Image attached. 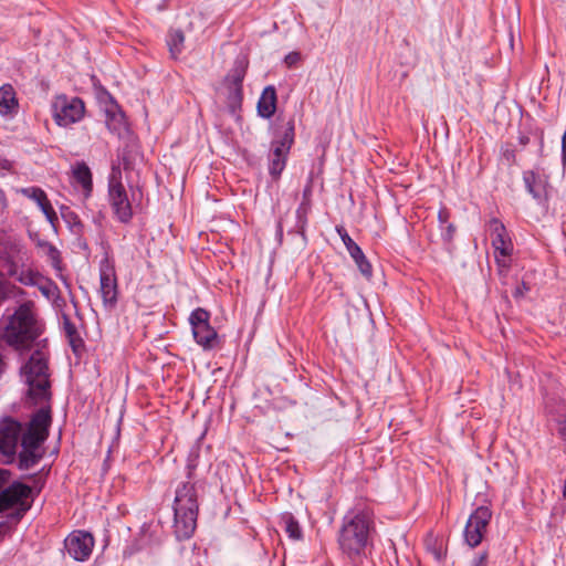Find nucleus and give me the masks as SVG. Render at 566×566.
<instances>
[{
  "mask_svg": "<svg viewBox=\"0 0 566 566\" xmlns=\"http://www.w3.org/2000/svg\"><path fill=\"white\" fill-rule=\"evenodd\" d=\"M374 532V509L366 500H356L342 518L337 534L339 549L349 558L359 557L370 543Z\"/></svg>",
  "mask_w": 566,
  "mask_h": 566,
  "instance_id": "f257e3e1",
  "label": "nucleus"
},
{
  "mask_svg": "<svg viewBox=\"0 0 566 566\" xmlns=\"http://www.w3.org/2000/svg\"><path fill=\"white\" fill-rule=\"evenodd\" d=\"M1 326V338L17 350L30 349L44 329L31 301L20 304L12 314L3 315Z\"/></svg>",
  "mask_w": 566,
  "mask_h": 566,
  "instance_id": "f03ea898",
  "label": "nucleus"
},
{
  "mask_svg": "<svg viewBox=\"0 0 566 566\" xmlns=\"http://www.w3.org/2000/svg\"><path fill=\"white\" fill-rule=\"evenodd\" d=\"M174 533L178 541L189 539L197 527L199 512L196 483L180 482L175 490L172 503Z\"/></svg>",
  "mask_w": 566,
  "mask_h": 566,
  "instance_id": "7ed1b4c3",
  "label": "nucleus"
},
{
  "mask_svg": "<svg viewBox=\"0 0 566 566\" xmlns=\"http://www.w3.org/2000/svg\"><path fill=\"white\" fill-rule=\"evenodd\" d=\"M29 387L28 394L35 403L51 399L49 373V353L44 348L34 350L21 368Z\"/></svg>",
  "mask_w": 566,
  "mask_h": 566,
  "instance_id": "20e7f679",
  "label": "nucleus"
},
{
  "mask_svg": "<svg viewBox=\"0 0 566 566\" xmlns=\"http://www.w3.org/2000/svg\"><path fill=\"white\" fill-rule=\"evenodd\" d=\"M294 140L295 123L291 117L282 127L274 130V137L271 140L268 169L273 180H279L285 169Z\"/></svg>",
  "mask_w": 566,
  "mask_h": 566,
  "instance_id": "39448f33",
  "label": "nucleus"
},
{
  "mask_svg": "<svg viewBox=\"0 0 566 566\" xmlns=\"http://www.w3.org/2000/svg\"><path fill=\"white\" fill-rule=\"evenodd\" d=\"M33 503L32 488L14 481L0 491V513L10 511L8 517L19 522Z\"/></svg>",
  "mask_w": 566,
  "mask_h": 566,
  "instance_id": "423d86ee",
  "label": "nucleus"
},
{
  "mask_svg": "<svg viewBox=\"0 0 566 566\" xmlns=\"http://www.w3.org/2000/svg\"><path fill=\"white\" fill-rule=\"evenodd\" d=\"M108 200L115 218L120 223H129L133 219V207L128 199L127 191L120 181V171L113 168L108 181Z\"/></svg>",
  "mask_w": 566,
  "mask_h": 566,
  "instance_id": "0eeeda50",
  "label": "nucleus"
},
{
  "mask_svg": "<svg viewBox=\"0 0 566 566\" xmlns=\"http://www.w3.org/2000/svg\"><path fill=\"white\" fill-rule=\"evenodd\" d=\"M211 314L202 307H197L190 313L189 324L191 326L195 342L203 349H212L218 345V333L210 325Z\"/></svg>",
  "mask_w": 566,
  "mask_h": 566,
  "instance_id": "6e6552de",
  "label": "nucleus"
},
{
  "mask_svg": "<svg viewBox=\"0 0 566 566\" xmlns=\"http://www.w3.org/2000/svg\"><path fill=\"white\" fill-rule=\"evenodd\" d=\"M492 247L494 248L495 262L499 272L507 271L510 268V256L513 252V243L507 234L505 226L497 219L492 218L489 223Z\"/></svg>",
  "mask_w": 566,
  "mask_h": 566,
  "instance_id": "1a4fd4ad",
  "label": "nucleus"
},
{
  "mask_svg": "<svg viewBox=\"0 0 566 566\" xmlns=\"http://www.w3.org/2000/svg\"><path fill=\"white\" fill-rule=\"evenodd\" d=\"M492 518V511L486 505L478 506L469 516L463 536L465 543L474 548L479 546L486 533L488 526Z\"/></svg>",
  "mask_w": 566,
  "mask_h": 566,
  "instance_id": "9d476101",
  "label": "nucleus"
},
{
  "mask_svg": "<svg viewBox=\"0 0 566 566\" xmlns=\"http://www.w3.org/2000/svg\"><path fill=\"white\" fill-rule=\"evenodd\" d=\"M99 294L106 308H114L118 302V283L114 263L105 256L99 262Z\"/></svg>",
  "mask_w": 566,
  "mask_h": 566,
  "instance_id": "9b49d317",
  "label": "nucleus"
},
{
  "mask_svg": "<svg viewBox=\"0 0 566 566\" xmlns=\"http://www.w3.org/2000/svg\"><path fill=\"white\" fill-rule=\"evenodd\" d=\"M95 545V539L90 532L76 530L64 539V548L76 562H85L90 558Z\"/></svg>",
  "mask_w": 566,
  "mask_h": 566,
  "instance_id": "f8f14e48",
  "label": "nucleus"
},
{
  "mask_svg": "<svg viewBox=\"0 0 566 566\" xmlns=\"http://www.w3.org/2000/svg\"><path fill=\"white\" fill-rule=\"evenodd\" d=\"M22 426L19 421L7 417L0 421V453L11 462L15 455Z\"/></svg>",
  "mask_w": 566,
  "mask_h": 566,
  "instance_id": "ddd939ff",
  "label": "nucleus"
},
{
  "mask_svg": "<svg viewBox=\"0 0 566 566\" xmlns=\"http://www.w3.org/2000/svg\"><path fill=\"white\" fill-rule=\"evenodd\" d=\"M85 112L84 103L78 97H73L67 101L61 99L54 104V120L59 126L67 127L72 124L80 122Z\"/></svg>",
  "mask_w": 566,
  "mask_h": 566,
  "instance_id": "4468645a",
  "label": "nucleus"
},
{
  "mask_svg": "<svg viewBox=\"0 0 566 566\" xmlns=\"http://www.w3.org/2000/svg\"><path fill=\"white\" fill-rule=\"evenodd\" d=\"M336 232L342 239L344 245L347 249V252L356 263L359 272L367 279H370L373 275V266L370 262L367 260L360 247L350 238L347 230L343 226L336 227Z\"/></svg>",
  "mask_w": 566,
  "mask_h": 566,
  "instance_id": "2eb2a0df",
  "label": "nucleus"
},
{
  "mask_svg": "<svg viewBox=\"0 0 566 566\" xmlns=\"http://www.w3.org/2000/svg\"><path fill=\"white\" fill-rule=\"evenodd\" d=\"M522 177L526 191L534 200L538 203H544L548 200V176L536 170L528 169L523 171Z\"/></svg>",
  "mask_w": 566,
  "mask_h": 566,
  "instance_id": "dca6fc26",
  "label": "nucleus"
},
{
  "mask_svg": "<svg viewBox=\"0 0 566 566\" xmlns=\"http://www.w3.org/2000/svg\"><path fill=\"white\" fill-rule=\"evenodd\" d=\"M20 192L24 197L29 198L30 200L34 201L38 205L40 210L45 216V219L48 220V222L51 224V227L54 230H56V224L59 222V218H57V214H56L51 201L49 200L45 191L40 187L32 186V187L22 188L20 190Z\"/></svg>",
  "mask_w": 566,
  "mask_h": 566,
  "instance_id": "f3484780",
  "label": "nucleus"
},
{
  "mask_svg": "<svg viewBox=\"0 0 566 566\" xmlns=\"http://www.w3.org/2000/svg\"><path fill=\"white\" fill-rule=\"evenodd\" d=\"M30 238L34 242L35 247L40 250V252L46 256L53 269L56 271H62V258L57 248L51 242L40 238L38 233H30Z\"/></svg>",
  "mask_w": 566,
  "mask_h": 566,
  "instance_id": "a211bd4d",
  "label": "nucleus"
},
{
  "mask_svg": "<svg viewBox=\"0 0 566 566\" xmlns=\"http://www.w3.org/2000/svg\"><path fill=\"white\" fill-rule=\"evenodd\" d=\"M276 90L273 85L266 86L258 101V115L262 118H271L276 111Z\"/></svg>",
  "mask_w": 566,
  "mask_h": 566,
  "instance_id": "6ab92c4d",
  "label": "nucleus"
},
{
  "mask_svg": "<svg viewBox=\"0 0 566 566\" xmlns=\"http://www.w3.org/2000/svg\"><path fill=\"white\" fill-rule=\"evenodd\" d=\"M19 102L15 91L11 84L0 86V114L2 116H13L18 113Z\"/></svg>",
  "mask_w": 566,
  "mask_h": 566,
  "instance_id": "aec40b11",
  "label": "nucleus"
},
{
  "mask_svg": "<svg viewBox=\"0 0 566 566\" xmlns=\"http://www.w3.org/2000/svg\"><path fill=\"white\" fill-rule=\"evenodd\" d=\"M63 331L72 352L76 356H81L85 349V343L78 333L77 327L67 315H63Z\"/></svg>",
  "mask_w": 566,
  "mask_h": 566,
  "instance_id": "412c9836",
  "label": "nucleus"
},
{
  "mask_svg": "<svg viewBox=\"0 0 566 566\" xmlns=\"http://www.w3.org/2000/svg\"><path fill=\"white\" fill-rule=\"evenodd\" d=\"M74 181L81 186L84 199L91 197L93 191V179L90 167L84 163H76L73 170Z\"/></svg>",
  "mask_w": 566,
  "mask_h": 566,
  "instance_id": "4be33fe9",
  "label": "nucleus"
},
{
  "mask_svg": "<svg viewBox=\"0 0 566 566\" xmlns=\"http://www.w3.org/2000/svg\"><path fill=\"white\" fill-rule=\"evenodd\" d=\"M51 422H52V417H51L50 407L40 408L31 417V420L29 422L27 430H30L32 432H38L40 434H44V437H49V429H50Z\"/></svg>",
  "mask_w": 566,
  "mask_h": 566,
  "instance_id": "5701e85b",
  "label": "nucleus"
},
{
  "mask_svg": "<svg viewBox=\"0 0 566 566\" xmlns=\"http://www.w3.org/2000/svg\"><path fill=\"white\" fill-rule=\"evenodd\" d=\"M7 274L9 276H15L17 280L25 286H38L43 275L32 270H21L18 272L17 265L10 263L7 268Z\"/></svg>",
  "mask_w": 566,
  "mask_h": 566,
  "instance_id": "b1692460",
  "label": "nucleus"
},
{
  "mask_svg": "<svg viewBox=\"0 0 566 566\" xmlns=\"http://www.w3.org/2000/svg\"><path fill=\"white\" fill-rule=\"evenodd\" d=\"M311 211H312V203L301 201V203L298 205V207L295 211L294 228L292 230H290L289 232L297 233L303 239H306V228L308 224V214L311 213Z\"/></svg>",
  "mask_w": 566,
  "mask_h": 566,
  "instance_id": "393cba45",
  "label": "nucleus"
},
{
  "mask_svg": "<svg viewBox=\"0 0 566 566\" xmlns=\"http://www.w3.org/2000/svg\"><path fill=\"white\" fill-rule=\"evenodd\" d=\"M280 525L290 538L294 541H300L303 538L302 527L296 517L291 512H284L281 514Z\"/></svg>",
  "mask_w": 566,
  "mask_h": 566,
  "instance_id": "a878e982",
  "label": "nucleus"
},
{
  "mask_svg": "<svg viewBox=\"0 0 566 566\" xmlns=\"http://www.w3.org/2000/svg\"><path fill=\"white\" fill-rule=\"evenodd\" d=\"M249 62L245 57H237L232 67L224 77V83L243 85L247 75Z\"/></svg>",
  "mask_w": 566,
  "mask_h": 566,
  "instance_id": "bb28decb",
  "label": "nucleus"
},
{
  "mask_svg": "<svg viewBox=\"0 0 566 566\" xmlns=\"http://www.w3.org/2000/svg\"><path fill=\"white\" fill-rule=\"evenodd\" d=\"M60 213L63 221L66 223L70 231L76 235L81 237L84 232V224L82 220L80 219L78 214L72 210L67 206H61L60 207Z\"/></svg>",
  "mask_w": 566,
  "mask_h": 566,
  "instance_id": "cd10ccee",
  "label": "nucleus"
},
{
  "mask_svg": "<svg viewBox=\"0 0 566 566\" xmlns=\"http://www.w3.org/2000/svg\"><path fill=\"white\" fill-rule=\"evenodd\" d=\"M43 450H32L28 448H21L18 454V468L20 470H29L36 465L43 458Z\"/></svg>",
  "mask_w": 566,
  "mask_h": 566,
  "instance_id": "c85d7f7f",
  "label": "nucleus"
},
{
  "mask_svg": "<svg viewBox=\"0 0 566 566\" xmlns=\"http://www.w3.org/2000/svg\"><path fill=\"white\" fill-rule=\"evenodd\" d=\"M227 90H228V107L230 108L231 113H235L238 109L241 108L242 101H243V85L239 84H231V83H224Z\"/></svg>",
  "mask_w": 566,
  "mask_h": 566,
  "instance_id": "c756f323",
  "label": "nucleus"
},
{
  "mask_svg": "<svg viewBox=\"0 0 566 566\" xmlns=\"http://www.w3.org/2000/svg\"><path fill=\"white\" fill-rule=\"evenodd\" d=\"M105 115V123L108 130L119 134L125 125V116L119 109H117V105L111 109H107Z\"/></svg>",
  "mask_w": 566,
  "mask_h": 566,
  "instance_id": "7c9ffc66",
  "label": "nucleus"
},
{
  "mask_svg": "<svg viewBox=\"0 0 566 566\" xmlns=\"http://www.w3.org/2000/svg\"><path fill=\"white\" fill-rule=\"evenodd\" d=\"M48 439L44 434H40L38 432H32L30 430H25V432H21V448H28L32 450H43L42 444Z\"/></svg>",
  "mask_w": 566,
  "mask_h": 566,
  "instance_id": "2f4dec72",
  "label": "nucleus"
},
{
  "mask_svg": "<svg viewBox=\"0 0 566 566\" xmlns=\"http://www.w3.org/2000/svg\"><path fill=\"white\" fill-rule=\"evenodd\" d=\"M41 294L48 298L49 301H55L60 297V289L54 281L49 277L43 276L40 280L39 285L36 286Z\"/></svg>",
  "mask_w": 566,
  "mask_h": 566,
  "instance_id": "473e14b6",
  "label": "nucleus"
},
{
  "mask_svg": "<svg viewBox=\"0 0 566 566\" xmlns=\"http://www.w3.org/2000/svg\"><path fill=\"white\" fill-rule=\"evenodd\" d=\"M185 42V35L182 31L176 30L169 33V38L167 44L169 46V51L174 57L181 53Z\"/></svg>",
  "mask_w": 566,
  "mask_h": 566,
  "instance_id": "72a5a7b5",
  "label": "nucleus"
},
{
  "mask_svg": "<svg viewBox=\"0 0 566 566\" xmlns=\"http://www.w3.org/2000/svg\"><path fill=\"white\" fill-rule=\"evenodd\" d=\"M198 460H199V447H195L190 450L188 458H187V464H186L187 481L193 482L195 471L198 467Z\"/></svg>",
  "mask_w": 566,
  "mask_h": 566,
  "instance_id": "f704fd0d",
  "label": "nucleus"
},
{
  "mask_svg": "<svg viewBox=\"0 0 566 566\" xmlns=\"http://www.w3.org/2000/svg\"><path fill=\"white\" fill-rule=\"evenodd\" d=\"M501 157L509 166L516 164V151L510 145H505L501 148Z\"/></svg>",
  "mask_w": 566,
  "mask_h": 566,
  "instance_id": "c9c22d12",
  "label": "nucleus"
},
{
  "mask_svg": "<svg viewBox=\"0 0 566 566\" xmlns=\"http://www.w3.org/2000/svg\"><path fill=\"white\" fill-rule=\"evenodd\" d=\"M557 424L559 437L566 442V413L559 415L554 419Z\"/></svg>",
  "mask_w": 566,
  "mask_h": 566,
  "instance_id": "e433bc0d",
  "label": "nucleus"
},
{
  "mask_svg": "<svg viewBox=\"0 0 566 566\" xmlns=\"http://www.w3.org/2000/svg\"><path fill=\"white\" fill-rule=\"evenodd\" d=\"M530 291L531 286L525 281H522L513 291V297L516 300L523 298Z\"/></svg>",
  "mask_w": 566,
  "mask_h": 566,
  "instance_id": "4c0bfd02",
  "label": "nucleus"
},
{
  "mask_svg": "<svg viewBox=\"0 0 566 566\" xmlns=\"http://www.w3.org/2000/svg\"><path fill=\"white\" fill-rule=\"evenodd\" d=\"M489 554L486 551L478 553L472 559L470 566H486Z\"/></svg>",
  "mask_w": 566,
  "mask_h": 566,
  "instance_id": "58836bf2",
  "label": "nucleus"
},
{
  "mask_svg": "<svg viewBox=\"0 0 566 566\" xmlns=\"http://www.w3.org/2000/svg\"><path fill=\"white\" fill-rule=\"evenodd\" d=\"M312 192H313V179L308 178L306 186L303 189L302 201L312 203Z\"/></svg>",
  "mask_w": 566,
  "mask_h": 566,
  "instance_id": "ea45409f",
  "label": "nucleus"
},
{
  "mask_svg": "<svg viewBox=\"0 0 566 566\" xmlns=\"http://www.w3.org/2000/svg\"><path fill=\"white\" fill-rule=\"evenodd\" d=\"M449 219H450L449 210L447 208L440 209L438 212V221H439L440 227H444V224L450 223Z\"/></svg>",
  "mask_w": 566,
  "mask_h": 566,
  "instance_id": "a19ab883",
  "label": "nucleus"
},
{
  "mask_svg": "<svg viewBox=\"0 0 566 566\" xmlns=\"http://www.w3.org/2000/svg\"><path fill=\"white\" fill-rule=\"evenodd\" d=\"M441 230L443 239L448 241H450L453 238V234L455 232V228L452 223L444 224V227H441Z\"/></svg>",
  "mask_w": 566,
  "mask_h": 566,
  "instance_id": "79ce46f5",
  "label": "nucleus"
},
{
  "mask_svg": "<svg viewBox=\"0 0 566 566\" xmlns=\"http://www.w3.org/2000/svg\"><path fill=\"white\" fill-rule=\"evenodd\" d=\"M300 59H301V55L298 52H291L285 56L284 62L286 63V65L289 67H292L300 61Z\"/></svg>",
  "mask_w": 566,
  "mask_h": 566,
  "instance_id": "37998d69",
  "label": "nucleus"
},
{
  "mask_svg": "<svg viewBox=\"0 0 566 566\" xmlns=\"http://www.w3.org/2000/svg\"><path fill=\"white\" fill-rule=\"evenodd\" d=\"M10 472L4 469H0V489L9 481Z\"/></svg>",
  "mask_w": 566,
  "mask_h": 566,
  "instance_id": "c03bdc74",
  "label": "nucleus"
},
{
  "mask_svg": "<svg viewBox=\"0 0 566 566\" xmlns=\"http://www.w3.org/2000/svg\"><path fill=\"white\" fill-rule=\"evenodd\" d=\"M528 143H530V137H528L527 135L521 134V135L518 136V144H520L521 146H523V147H524V146H526Z\"/></svg>",
  "mask_w": 566,
  "mask_h": 566,
  "instance_id": "a18cd8bd",
  "label": "nucleus"
},
{
  "mask_svg": "<svg viewBox=\"0 0 566 566\" xmlns=\"http://www.w3.org/2000/svg\"><path fill=\"white\" fill-rule=\"evenodd\" d=\"M276 235H277L280 239H282V237H283V226H282V222H281V221L277 223V227H276Z\"/></svg>",
  "mask_w": 566,
  "mask_h": 566,
  "instance_id": "49530a36",
  "label": "nucleus"
},
{
  "mask_svg": "<svg viewBox=\"0 0 566 566\" xmlns=\"http://www.w3.org/2000/svg\"><path fill=\"white\" fill-rule=\"evenodd\" d=\"M539 146H541V148H543V146H544V135H543V133H541V135H539Z\"/></svg>",
  "mask_w": 566,
  "mask_h": 566,
  "instance_id": "de8ad7c7",
  "label": "nucleus"
}]
</instances>
